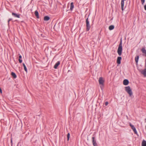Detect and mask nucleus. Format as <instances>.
<instances>
[{
  "label": "nucleus",
  "mask_w": 146,
  "mask_h": 146,
  "mask_svg": "<svg viewBox=\"0 0 146 146\" xmlns=\"http://www.w3.org/2000/svg\"><path fill=\"white\" fill-rule=\"evenodd\" d=\"M122 49V42L121 40L117 51V53L119 56H121V54Z\"/></svg>",
  "instance_id": "obj_1"
},
{
  "label": "nucleus",
  "mask_w": 146,
  "mask_h": 146,
  "mask_svg": "<svg viewBox=\"0 0 146 146\" xmlns=\"http://www.w3.org/2000/svg\"><path fill=\"white\" fill-rule=\"evenodd\" d=\"M12 15L15 17H16L18 18H20L19 14H18L14 13H12Z\"/></svg>",
  "instance_id": "obj_10"
},
{
  "label": "nucleus",
  "mask_w": 146,
  "mask_h": 146,
  "mask_svg": "<svg viewBox=\"0 0 146 146\" xmlns=\"http://www.w3.org/2000/svg\"><path fill=\"white\" fill-rule=\"evenodd\" d=\"M12 20L11 19H9L8 21V23L9 24V22Z\"/></svg>",
  "instance_id": "obj_26"
},
{
  "label": "nucleus",
  "mask_w": 146,
  "mask_h": 146,
  "mask_svg": "<svg viewBox=\"0 0 146 146\" xmlns=\"http://www.w3.org/2000/svg\"><path fill=\"white\" fill-rule=\"evenodd\" d=\"M35 15L36 17L38 18H39L38 13L37 11H36L35 12Z\"/></svg>",
  "instance_id": "obj_15"
},
{
  "label": "nucleus",
  "mask_w": 146,
  "mask_h": 146,
  "mask_svg": "<svg viewBox=\"0 0 146 146\" xmlns=\"http://www.w3.org/2000/svg\"><path fill=\"white\" fill-rule=\"evenodd\" d=\"M70 133H69L68 134H67V140L68 141L69 140V138H70Z\"/></svg>",
  "instance_id": "obj_23"
},
{
  "label": "nucleus",
  "mask_w": 146,
  "mask_h": 146,
  "mask_svg": "<svg viewBox=\"0 0 146 146\" xmlns=\"http://www.w3.org/2000/svg\"><path fill=\"white\" fill-rule=\"evenodd\" d=\"M144 9H145L146 10V5L144 6Z\"/></svg>",
  "instance_id": "obj_27"
},
{
  "label": "nucleus",
  "mask_w": 146,
  "mask_h": 146,
  "mask_svg": "<svg viewBox=\"0 0 146 146\" xmlns=\"http://www.w3.org/2000/svg\"><path fill=\"white\" fill-rule=\"evenodd\" d=\"M60 64V62L59 61H58L55 64L54 66V68L55 69L57 68V67Z\"/></svg>",
  "instance_id": "obj_9"
},
{
  "label": "nucleus",
  "mask_w": 146,
  "mask_h": 146,
  "mask_svg": "<svg viewBox=\"0 0 146 146\" xmlns=\"http://www.w3.org/2000/svg\"><path fill=\"white\" fill-rule=\"evenodd\" d=\"M11 143L12 142V140L11 139Z\"/></svg>",
  "instance_id": "obj_28"
},
{
  "label": "nucleus",
  "mask_w": 146,
  "mask_h": 146,
  "mask_svg": "<svg viewBox=\"0 0 146 146\" xmlns=\"http://www.w3.org/2000/svg\"><path fill=\"white\" fill-rule=\"evenodd\" d=\"M92 143L94 145V146H96L97 145V143L96 142V141L94 140V137H92Z\"/></svg>",
  "instance_id": "obj_11"
},
{
  "label": "nucleus",
  "mask_w": 146,
  "mask_h": 146,
  "mask_svg": "<svg viewBox=\"0 0 146 146\" xmlns=\"http://www.w3.org/2000/svg\"><path fill=\"white\" fill-rule=\"evenodd\" d=\"M23 66L24 67V70H25L26 72H27V68H26V67L25 65V64L24 63H23Z\"/></svg>",
  "instance_id": "obj_21"
},
{
  "label": "nucleus",
  "mask_w": 146,
  "mask_h": 146,
  "mask_svg": "<svg viewBox=\"0 0 146 146\" xmlns=\"http://www.w3.org/2000/svg\"><path fill=\"white\" fill-rule=\"evenodd\" d=\"M121 57H118L117 60V63L118 64H120L121 63Z\"/></svg>",
  "instance_id": "obj_8"
},
{
  "label": "nucleus",
  "mask_w": 146,
  "mask_h": 146,
  "mask_svg": "<svg viewBox=\"0 0 146 146\" xmlns=\"http://www.w3.org/2000/svg\"><path fill=\"white\" fill-rule=\"evenodd\" d=\"M99 82L100 85V88L102 89H103L104 86V81L102 77H100L99 80Z\"/></svg>",
  "instance_id": "obj_3"
},
{
  "label": "nucleus",
  "mask_w": 146,
  "mask_h": 146,
  "mask_svg": "<svg viewBox=\"0 0 146 146\" xmlns=\"http://www.w3.org/2000/svg\"><path fill=\"white\" fill-rule=\"evenodd\" d=\"M114 26L113 25L110 26L109 27V29L110 30H111L113 29L114 28Z\"/></svg>",
  "instance_id": "obj_20"
},
{
  "label": "nucleus",
  "mask_w": 146,
  "mask_h": 146,
  "mask_svg": "<svg viewBox=\"0 0 146 146\" xmlns=\"http://www.w3.org/2000/svg\"><path fill=\"white\" fill-rule=\"evenodd\" d=\"M141 50H142V52L143 53L145 54V56H146V50L145 49V48H142Z\"/></svg>",
  "instance_id": "obj_19"
},
{
  "label": "nucleus",
  "mask_w": 146,
  "mask_h": 146,
  "mask_svg": "<svg viewBox=\"0 0 146 146\" xmlns=\"http://www.w3.org/2000/svg\"><path fill=\"white\" fill-rule=\"evenodd\" d=\"M19 57V62L20 63H21L22 62V60H21L20 59L22 58V56L21 55H20Z\"/></svg>",
  "instance_id": "obj_22"
},
{
  "label": "nucleus",
  "mask_w": 146,
  "mask_h": 146,
  "mask_svg": "<svg viewBox=\"0 0 146 146\" xmlns=\"http://www.w3.org/2000/svg\"><path fill=\"white\" fill-rule=\"evenodd\" d=\"M86 31H88L90 30V27L89 23V21L88 20V18H87L86 19Z\"/></svg>",
  "instance_id": "obj_4"
},
{
  "label": "nucleus",
  "mask_w": 146,
  "mask_h": 146,
  "mask_svg": "<svg viewBox=\"0 0 146 146\" xmlns=\"http://www.w3.org/2000/svg\"><path fill=\"white\" fill-rule=\"evenodd\" d=\"M108 104V102H105L106 106H107Z\"/></svg>",
  "instance_id": "obj_25"
},
{
  "label": "nucleus",
  "mask_w": 146,
  "mask_h": 146,
  "mask_svg": "<svg viewBox=\"0 0 146 146\" xmlns=\"http://www.w3.org/2000/svg\"><path fill=\"white\" fill-rule=\"evenodd\" d=\"M74 7V5H73V3L72 2L70 3V10L71 11H72Z\"/></svg>",
  "instance_id": "obj_13"
},
{
  "label": "nucleus",
  "mask_w": 146,
  "mask_h": 146,
  "mask_svg": "<svg viewBox=\"0 0 146 146\" xmlns=\"http://www.w3.org/2000/svg\"><path fill=\"white\" fill-rule=\"evenodd\" d=\"M141 73L145 76H146V68L142 70L141 71Z\"/></svg>",
  "instance_id": "obj_12"
},
{
  "label": "nucleus",
  "mask_w": 146,
  "mask_h": 146,
  "mask_svg": "<svg viewBox=\"0 0 146 146\" xmlns=\"http://www.w3.org/2000/svg\"><path fill=\"white\" fill-rule=\"evenodd\" d=\"M126 0H121V8L122 11L123 10V7L124 6V1Z\"/></svg>",
  "instance_id": "obj_6"
},
{
  "label": "nucleus",
  "mask_w": 146,
  "mask_h": 146,
  "mask_svg": "<svg viewBox=\"0 0 146 146\" xmlns=\"http://www.w3.org/2000/svg\"><path fill=\"white\" fill-rule=\"evenodd\" d=\"M50 19V17L47 16H45L44 17V20L45 21H47Z\"/></svg>",
  "instance_id": "obj_14"
},
{
  "label": "nucleus",
  "mask_w": 146,
  "mask_h": 146,
  "mask_svg": "<svg viewBox=\"0 0 146 146\" xmlns=\"http://www.w3.org/2000/svg\"><path fill=\"white\" fill-rule=\"evenodd\" d=\"M139 58V56H137L135 58V61L137 64L138 60Z\"/></svg>",
  "instance_id": "obj_18"
},
{
  "label": "nucleus",
  "mask_w": 146,
  "mask_h": 146,
  "mask_svg": "<svg viewBox=\"0 0 146 146\" xmlns=\"http://www.w3.org/2000/svg\"><path fill=\"white\" fill-rule=\"evenodd\" d=\"M129 125L131 127L132 129L133 130V131L134 132V133L135 134H137V132L136 130V128L135 127H134V126L133 125H132L130 123H129Z\"/></svg>",
  "instance_id": "obj_5"
},
{
  "label": "nucleus",
  "mask_w": 146,
  "mask_h": 146,
  "mask_svg": "<svg viewBox=\"0 0 146 146\" xmlns=\"http://www.w3.org/2000/svg\"><path fill=\"white\" fill-rule=\"evenodd\" d=\"M129 81L127 79H125L123 81V84L125 85H127L129 84Z\"/></svg>",
  "instance_id": "obj_7"
},
{
  "label": "nucleus",
  "mask_w": 146,
  "mask_h": 146,
  "mask_svg": "<svg viewBox=\"0 0 146 146\" xmlns=\"http://www.w3.org/2000/svg\"><path fill=\"white\" fill-rule=\"evenodd\" d=\"M142 5H143L145 2V0H141Z\"/></svg>",
  "instance_id": "obj_24"
},
{
  "label": "nucleus",
  "mask_w": 146,
  "mask_h": 146,
  "mask_svg": "<svg viewBox=\"0 0 146 146\" xmlns=\"http://www.w3.org/2000/svg\"><path fill=\"white\" fill-rule=\"evenodd\" d=\"M126 91L129 94L130 96H131L133 94L131 89L130 87L129 86H127L125 87Z\"/></svg>",
  "instance_id": "obj_2"
},
{
  "label": "nucleus",
  "mask_w": 146,
  "mask_h": 146,
  "mask_svg": "<svg viewBox=\"0 0 146 146\" xmlns=\"http://www.w3.org/2000/svg\"><path fill=\"white\" fill-rule=\"evenodd\" d=\"M142 146H146V141L143 140L142 143Z\"/></svg>",
  "instance_id": "obj_16"
},
{
  "label": "nucleus",
  "mask_w": 146,
  "mask_h": 146,
  "mask_svg": "<svg viewBox=\"0 0 146 146\" xmlns=\"http://www.w3.org/2000/svg\"><path fill=\"white\" fill-rule=\"evenodd\" d=\"M11 75L14 78H16L17 76L15 73L12 72L11 73Z\"/></svg>",
  "instance_id": "obj_17"
}]
</instances>
